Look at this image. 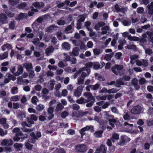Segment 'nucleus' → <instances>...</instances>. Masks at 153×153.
Segmentation results:
<instances>
[{
    "label": "nucleus",
    "mask_w": 153,
    "mask_h": 153,
    "mask_svg": "<svg viewBox=\"0 0 153 153\" xmlns=\"http://www.w3.org/2000/svg\"><path fill=\"white\" fill-rule=\"evenodd\" d=\"M104 113V118L108 120V124L112 128H114L115 125L114 123L117 122V120L114 119V116L113 115L110 114L108 112L105 111Z\"/></svg>",
    "instance_id": "f257e3e1"
},
{
    "label": "nucleus",
    "mask_w": 153,
    "mask_h": 153,
    "mask_svg": "<svg viewBox=\"0 0 153 153\" xmlns=\"http://www.w3.org/2000/svg\"><path fill=\"white\" fill-rule=\"evenodd\" d=\"M76 152L78 153H85L88 150L87 146L84 144H78L75 146Z\"/></svg>",
    "instance_id": "f03ea898"
},
{
    "label": "nucleus",
    "mask_w": 153,
    "mask_h": 153,
    "mask_svg": "<svg viewBox=\"0 0 153 153\" xmlns=\"http://www.w3.org/2000/svg\"><path fill=\"white\" fill-rule=\"evenodd\" d=\"M123 65L117 64L112 67L111 70L114 74L116 75H117L120 73V71L123 69Z\"/></svg>",
    "instance_id": "7ed1b4c3"
},
{
    "label": "nucleus",
    "mask_w": 153,
    "mask_h": 153,
    "mask_svg": "<svg viewBox=\"0 0 153 153\" xmlns=\"http://www.w3.org/2000/svg\"><path fill=\"white\" fill-rule=\"evenodd\" d=\"M142 108L139 105L134 106L131 110L130 112L132 114L138 115L141 112Z\"/></svg>",
    "instance_id": "20e7f679"
},
{
    "label": "nucleus",
    "mask_w": 153,
    "mask_h": 153,
    "mask_svg": "<svg viewBox=\"0 0 153 153\" xmlns=\"http://www.w3.org/2000/svg\"><path fill=\"white\" fill-rule=\"evenodd\" d=\"M130 139L126 135H123L121 137L120 140L118 143L119 145H124L126 143L129 142Z\"/></svg>",
    "instance_id": "39448f33"
},
{
    "label": "nucleus",
    "mask_w": 153,
    "mask_h": 153,
    "mask_svg": "<svg viewBox=\"0 0 153 153\" xmlns=\"http://www.w3.org/2000/svg\"><path fill=\"white\" fill-rule=\"evenodd\" d=\"M106 150L105 145L101 144L96 149L94 153H106Z\"/></svg>",
    "instance_id": "423d86ee"
},
{
    "label": "nucleus",
    "mask_w": 153,
    "mask_h": 153,
    "mask_svg": "<svg viewBox=\"0 0 153 153\" xmlns=\"http://www.w3.org/2000/svg\"><path fill=\"white\" fill-rule=\"evenodd\" d=\"M7 17L4 13L0 14V23L2 24L8 23Z\"/></svg>",
    "instance_id": "0eeeda50"
},
{
    "label": "nucleus",
    "mask_w": 153,
    "mask_h": 153,
    "mask_svg": "<svg viewBox=\"0 0 153 153\" xmlns=\"http://www.w3.org/2000/svg\"><path fill=\"white\" fill-rule=\"evenodd\" d=\"M83 95L88 99L86 100L89 101V102L91 100H95V98L90 92H85Z\"/></svg>",
    "instance_id": "6e6552de"
},
{
    "label": "nucleus",
    "mask_w": 153,
    "mask_h": 153,
    "mask_svg": "<svg viewBox=\"0 0 153 153\" xmlns=\"http://www.w3.org/2000/svg\"><path fill=\"white\" fill-rule=\"evenodd\" d=\"M23 67L26 68L27 71H31L33 69V67L31 63H25L22 64Z\"/></svg>",
    "instance_id": "1a4fd4ad"
},
{
    "label": "nucleus",
    "mask_w": 153,
    "mask_h": 153,
    "mask_svg": "<svg viewBox=\"0 0 153 153\" xmlns=\"http://www.w3.org/2000/svg\"><path fill=\"white\" fill-rule=\"evenodd\" d=\"M27 4L26 2H23L17 5V8L19 9H25L27 10L29 9L28 7H27Z\"/></svg>",
    "instance_id": "9d476101"
},
{
    "label": "nucleus",
    "mask_w": 153,
    "mask_h": 153,
    "mask_svg": "<svg viewBox=\"0 0 153 153\" xmlns=\"http://www.w3.org/2000/svg\"><path fill=\"white\" fill-rule=\"evenodd\" d=\"M124 82L122 81V79L120 78L116 80L115 85L117 88H120L121 85H124Z\"/></svg>",
    "instance_id": "9b49d317"
},
{
    "label": "nucleus",
    "mask_w": 153,
    "mask_h": 153,
    "mask_svg": "<svg viewBox=\"0 0 153 153\" xmlns=\"http://www.w3.org/2000/svg\"><path fill=\"white\" fill-rule=\"evenodd\" d=\"M99 124L100 128L104 131L106 128L107 122L106 121L102 120L100 123Z\"/></svg>",
    "instance_id": "f8f14e48"
},
{
    "label": "nucleus",
    "mask_w": 153,
    "mask_h": 153,
    "mask_svg": "<svg viewBox=\"0 0 153 153\" xmlns=\"http://www.w3.org/2000/svg\"><path fill=\"white\" fill-rule=\"evenodd\" d=\"M33 5L35 7L40 9L44 7V4L43 2H36L34 3H33Z\"/></svg>",
    "instance_id": "ddd939ff"
},
{
    "label": "nucleus",
    "mask_w": 153,
    "mask_h": 153,
    "mask_svg": "<svg viewBox=\"0 0 153 153\" xmlns=\"http://www.w3.org/2000/svg\"><path fill=\"white\" fill-rule=\"evenodd\" d=\"M89 102V101L87 100L86 99H85L82 97H80L76 101V102L79 104H85Z\"/></svg>",
    "instance_id": "4468645a"
},
{
    "label": "nucleus",
    "mask_w": 153,
    "mask_h": 153,
    "mask_svg": "<svg viewBox=\"0 0 153 153\" xmlns=\"http://www.w3.org/2000/svg\"><path fill=\"white\" fill-rule=\"evenodd\" d=\"M23 71V67L21 65H20L18 67V70L17 72L15 73L14 75L15 76H19L21 74H22Z\"/></svg>",
    "instance_id": "2eb2a0df"
},
{
    "label": "nucleus",
    "mask_w": 153,
    "mask_h": 153,
    "mask_svg": "<svg viewBox=\"0 0 153 153\" xmlns=\"http://www.w3.org/2000/svg\"><path fill=\"white\" fill-rule=\"evenodd\" d=\"M31 138L30 139V143H34L36 142V140H38L37 137H36L35 134L34 132H32L30 134Z\"/></svg>",
    "instance_id": "dca6fc26"
},
{
    "label": "nucleus",
    "mask_w": 153,
    "mask_h": 153,
    "mask_svg": "<svg viewBox=\"0 0 153 153\" xmlns=\"http://www.w3.org/2000/svg\"><path fill=\"white\" fill-rule=\"evenodd\" d=\"M77 48H75L73 49L72 52H70V55L72 56H77L79 55L78 50Z\"/></svg>",
    "instance_id": "f3484780"
},
{
    "label": "nucleus",
    "mask_w": 153,
    "mask_h": 153,
    "mask_svg": "<svg viewBox=\"0 0 153 153\" xmlns=\"http://www.w3.org/2000/svg\"><path fill=\"white\" fill-rule=\"evenodd\" d=\"M103 130H100L96 131L94 134V136L97 138H100L102 137V134L103 133Z\"/></svg>",
    "instance_id": "a211bd4d"
},
{
    "label": "nucleus",
    "mask_w": 153,
    "mask_h": 153,
    "mask_svg": "<svg viewBox=\"0 0 153 153\" xmlns=\"http://www.w3.org/2000/svg\"><path fill=\"white\" fill-rule=\"evenodd\" d=\"M114 55L113 53H111L109 54H107L105 55L104 59L107 61H108L111 60Z\"/></svg>",
    "instance_id": "6ab92c4d"
},
{
    "label": "nucleus",
    "mask_w": 153,
    "mask_h": 153,
    "mask_svg": "<svg viewBox=\"0 0 153 153\" xmlns=\"http://www.w3.org/2000/svg\"><path fill=\"white\" fill-rule=\"evenodd\" d=\"M119 135L117 133H114L112 134L111 137L110 138V139L113 143H114V140H117L119 139Z\"/></svg>",
    "instance_id": "aec40b11"
},
{
    "label": "nucleus",
    "mask_w": 153,
    "mask_h": 153,
    "mask_svg": "<svg viewBox=\"0 0 153 153\" xmlns=\"http://www.w3.org/2000/svg\"><path fill=\"white\" fill-rule=\"evenodd\" d=\"M63 108V105L62 103H59L57 104L55 111L56 112H58L62 110Z\"/></svg>",
    "instance_id": "412c9836"
},
{
    "label": "nucleus",
    "mask_w": 153,
    "mask_h": 153,
    "mask_svg": "<svg viewBox=\"0 0 153 153\" xmlns=\"http://www.w3.org/2000/svg\"><path fill=\"white\" fill-rule=\"evenodd\" d=\"M4 12L7 16L9 18L13 17L15 16V14L11 12H9L8 10H4Z\"/></svg>",
    "instance_id": "4be33fe9"
},
{
    "label": "nucleus",
    "mask_w": 153,
    "mask_h": 153,
    "mask_svg": "<svg viewBox=\"0 0 153 153\" xmlns=\"http://www.w3.org/2000/svg\"><path fill=\"white\" fill-rule=\"evenodd\" d=\"M30 141H26L25 143V146L26 148L28 150H31L33 146V145L30 143Z\"/></svg>",
    "instance_id": "5701e85b"
},
{
    "label": "nucleus",
    "mask_w": 153,
    "mask_h": 153,
    "mask_svg": "<svg viewBox=\"0 0 153 153\" xmlns=\"http://www.w3.org/2000/svg\"><path fill=\"white\" fill-rule=\"evenodd\" d=\"M84 128L86 131L90 130L91 132H93L94 131V126L92 125L87 126Z\"/></svg>",
    "instance_id": "b1692460"
},
{
    "label": "nucleus",
    "mask_w": 153,
    "mask_h": 153,
    "mask_svg": "<svg viewBox=\"0 0 153 153\" xmlns=\"http://www.w3.org/2000/svg\"><path fill=\"white\" fill-rule=\"evenodd\" d=\"M123 118L124 120L126 121H128L131 119H133V118H131L128 112H126L123 115Z\"/></svg>",
    "instance_id": "393cba45"
},
{
    "label": "nucleus",
    "mask_w": 153,
    "mask_h": 153,
    "mask_svg": "<svg viewBox=\"0 0 153 153\" xmlns=\"http://www.w3.org/2000/svg\"><path fill=\"white\" fill-rule=\"evenodd\" d=\"M74 22L72 21L71 25L68 26L65 29V31L66 32H68L69 31H70V30H71L72 28V27H74Z\"/></svg>",
    "instance_id": "a878e982"
},
{
    "label": "nucleus",
    "mask_w": 153,
    "mask_h": 153,
    "mask_svg": "<svg viewBox=\"0 0 153 153\" xmlns=\"http://www.w3.org/2000/svg\"><path fill=\"white\" fill-rule=\"evenodd\" d=\"M2 50L3 51H5L6 49H11V46L9 44H6L4 45L2 47Z\"/></svg>",
    "instance_id": "bb28decb"
},
{
    "label": "nucleus",
    "mask_w": 153,
    "mask_h": 153,
    "mask_svg": "<svg viewBox=\"0 0 153 153\" xmlns=\"http://www.w3.org/2000/svg\"><path fill=\"white\" fill-rule=\"evenodd\" d=\"M128 39L131 41H137L139 40V38L135 36H129L128 37Z\"/></svg>",
    "instance_id": "cd10ccee"
},
{
    "label": "nucleus",
    "mask_w": 153,
    "mask_h": 153,
    "mask_svg": "<svg viewBox=\"0 0 153 153\" xmlns=\"http://www.w3.org/2000/svg\"><path fill=\"white\" fill-rule=\"evenodd\" d=\"M118 33H117L116 35H114V39L111 41V45L112 46H114L115 44L116 43L117 40L118 39Z\"/></svg>",
    "instance_id": "c85d7f7f"
},
{
    "label": "nucleus",
    "mask_w": 153,
    "mask_h": 153,
    "mask_svg": "<svg viewBox=\"0 0 153 153\" xmlns=\"http://www.w3.org/2000/svg\"><path fill=\"white\" fill-rule=\"evenodd\" d=\"M90 88L94 90H97L100 87V85L99 83H97L94 85H90Z\"/></svg>",
    "instance_id": "c756f323"
},
{
    "label": "nucleus",
    "mask_w": 153,
    "mask_h": 153,
    "mask_svg": "<svg viewBox=\"0 0 153 153\" xmlns=\"http://www.w3.org/2000/svg\"><path fill=\"white\" fill-rule=\"evenodd\" d=\"M19 0H9V4L12 6H14L19 3Z\"/></svg>",
    "instance_id": "7c9ffc66"
},
{
    "label": "nucleus",
    "mask_w": 153,
    "mask_h": 153,
    "mask_svg": "<svg viewBox=\"0 0 153 153\" xmlns=\"http://www.w3.org/2000/svg\"><path fill=\"white\" fill-rule=\"evenodd\" d=\"M51 83L49 85L50 89L51 90H52L54 88V85L55 84V81L54 79H51L50 81Z\"/></svg>",
    "instance_id": "2f4dec72"
},
{
    "label": "nucleus",
    "mask_w": 153,
    "mask_h": 153,
    "mask_svg": "<svg viewBox=\"0 0 153 153\" xmlns=\"http://www.w3.org/2000/svg\"><path fill=\"white\" fill-rule=\"evenodd\" d=\"M9 25L10 28L12 30L14 29L15 26V21H11L10 22Z\"/></svg>",
    "instance_id": "473e14b6"
},
{
    "label": "nucleus",
    "mask_w": 153,
    "mask_h": 153,
    "mask_svg": "<svg viewBox=\"0 0 153 153\" xmlns=\"http://www.w3.org/2000/svg\"><path fill=\"white\" fill-rule=\"evenodd\" d=\"M114 8L117 12H122L124 9L123 8H120L117 4H115L114 6Z\"/></svg>",
    "instance_id": "72a5a7b5"
},
{
    "label": "nucleus",
    "mask_w": 153,
    "mask_h": 153,
    "mask_svg": "<svg viewBox=\"0 0 153 153\" xmlns=\"http://www.w3.org/2000/svg\"><path fill=\"white\" fill-rule=\"evenodd\" d=\"M91 22L89 21H87L85 22V26L86 27L88 31H91L92 30L89 28L91 24Z\"/></svg>",
    "instance_id": "f704fd0d"
},
{
    "label": "nucleus",
    "mask_w": 153,
    "mask_h": 153,
    "mask_svg": "<svg viewBox=\"0 0 153 153\" xmlns=\"http://www.w3.org/2000/svg\"><path fill=\"white\" fill-rule=\"evenodd\" d=\"M127 48L129 50H133L134 51H136L137 48L135 45H131L127 46Z\"/></svg>",
    "instance_id": "c9c22d12"
},
{
    "label": "nucleus",
    "mask_w": 153,
    "mask_h": 153,
    "mask_svg": "<svg viewBox=\"0 0 153 153\" xmlns=\"http://www.w3.org/2000/svg\"><path fill=\"white\" fill-rule=\"evenodd\" d=\"M63 47L67 50H69L70 48V45L68 42H64L63 44Z\"/></svg>",
    "instance_id": "e433bc0d"
},
{
    "label": "nucleus",
    "mask_w": 153,
    "mask_h": 153,
    "mask_svg": "<svg viewBox=\"0 0 153 153\" xmlns=\"http://www.w3.org/2000/svg\"><path fill=\"white\" fill-rule=\"evenodd\" d=\"M45 108V106L44 105L41 104H39L36 107V109L38 111H42Z\"/></svg>",
    "instance_id": "4c0bfd02"
},
{
    "label": "nucleus",
    "mask_w": 153,
    "mask_h": 153,
    "mask_svg": "<svg viewBox=\"0 0 153 153\" xmlns=\"http://www.w3.org/2000/svg\"><path fill=\"white\" fill-rule=\"evenodd\" d=\"M25 16V15L24 13H21L16 18V19L18 20H21L24 18Z\"/></svg>",
    "instance_id": "58836bf2"
},
{
    "label": "nucleus",
    "mask_w": 153,
    "mask_h": 153,
    "mask_svg": "<svg viewBox=\"0 0 153 153\" xmlns=\"http://www.w3.org/2000/svg\"><path fill=\"white\" fill-rule=\"evenodd\" d=\"M18 117L21 119H23L26 116L25 113L21 112L17 114Z\"/></svg>",
    "instance_id": "ea45409f"
},
{
    "label": "nucleus",
    "mask_w": 153,
    "mask_h": 153,
    "mask_svg": "<svg viewBox=\"0 0 153 153\" xmlns=\"http://www.w3.org/2000/svg\"><path fill=\"white\" fill-rule=\"evenodd\" d=\"M32 42L35 45H38L40 43L39 40L38 38H36L33 40Z\"/></svg>",
    "instance_id": "a19ab883"
},
{
    "label": "nucleus",
    "mask_w": 153,
    "mask_h": 153,
    "mask_svg": "<svg viewBox=\"0 0 153 153\" xmlns=\"http://www.w3.org/2000/svg\"><path fill=\"white\" fill-rule=\"evenodd\" d=\"M68 115V113L66 111L62 112L61 114V117L62 118H65Z\"/></svg>",
    "instance_id": "79ce46f5"
},
{
    "label": "nucleus",
    "mask_w": 153,
    "mask_h": 153,
    "mask_svg": "<svg viewBox=\"0 0 153 153\" xmlns=\"http://www.w3.org/2000/svg\"><path fill=\"white\" fill-rule=\"evenodd\" d=\"M81 94L82 92H81L76 90L74 92V94L75 97H79L81 96Z\"/></svg>",
    "instance_id": "37998d69"
},
{
    "label": "nucleus",
    "mask_w": 153,
    "mask_h": 153,
    "mask_svg": "<svg viewBox=\"0 0 153 153\" xmlns=\"http://www.w3.org/2000/svg\"><path fill=\"white\" fill-rule=\"evenodd\" d=\"M118 91V90H117L116 88H113L111 89L108 90V93H116Z\"/></svg>",
    "instance_id": "c03bdc74"
},
{
    "label": "nucleus",
    "mask_w": 153,
    "mask_h": 153,
    "mask_svg": "<svg viewBox=\"0 0 153 153\" xmlns=\"http://www.w3.org/2000/svg\"><path fill=\"white\" fill-rule=\"evenodd\" d=\"M8 57V53L7 52H4L3 54L0 56V59L2 60L7 58Z\"/></svg>",
    "instance_id": "a18cd8bd"
},
{
    "label": "nucleus",
    "mask_w": 153,
    "mask_h": 153,
    "mask_svg": "<svg viewBox=\"0 0 153 153\" xmlns=\"http://www.w3.org/2000/svg\"><path fill=\"white\" fill-rule=\"evenodd\" d=\"M19 100V98L18 96H15L11 98L10 100L11 101H18Z\"/></svg>",
    "instance_id": "49530a36"
},
{
    "label": "nucleus",
    "mask_w": 153,
    "mask_h": 153,
    "mask_svg": "<svg viewBox=\"0 0 153 153\" xmlns=\"http://www.w3.org/2000/svg\"><path fill=\"white\" fill-rule=\"evenodd\" d=\"M142 65L144 67H146L149 65V63L145 59H142Z\"/></svg>",
    "instance_id": "de8ad7c7"
},
{
    "label": "nucleus",
    "mask_w": 153,
    "mask_h": 153,
    "mask_svg": "<svg viewBox=\"0 0 153 153\" xmlns=\"http://www.w3.org/2000/svg\"><path fill=\"white\" fill-rule=\"evenodd\" d=\"M130 76L125 75L122 77V79L125 81H128L130 80Z\"/></svg>",
    "instance_id": "09e8293b"
},
{
    "label": "nucleus",
    "mask_w": 153,
    "mask_h": 153,
    "mask_svg": "<svg viewBox=\"0 0 153 153\" xmlns=\"http://www.w3.org/2000/svg\"><path fill=\"white\" fill-rule=\"evenodd\" d=\"M37 100V97L36 96H33L31 99L32 103L34 104H35L36 103Z\"/></svg>",
    "instance_id": "8fccbe9b"
},
{
    "label": "nucleus",
    "mask_w": 153,
    "mask_h": 153,
    "mask_svg": "<svg viewBox=\"0 0 153 153\" xmlns=\"http://www.w3.org/2000/svg\"><path fill=\"white\" fill-rule=\"evenodd\" d=\"M93 68L95 69H99L100 68V64L99 62L95 63L93 65Z\"/></svg>",
    "instance_id": "3c124183"
},
{
    "label": "nucleus",
    "mask_w": 153,
    "mask_h": 153,
    "mask_svg": "<svg viewBox=\"0 0 153 153\" xmlns=\"http://www.w3.org/2000/svg\"><path fill=\"white\" fill-rule=\"evenodd\" d=\"M94 111L98 113L100 112L101 111V108L98 106H95L94 108Z\"/></svg>",
    "instance_id": "603ef678"
},
{
    "label": "nucleus",
    "mask_w": 153,
    "mask_h": 153,
    "mask_svg": "<svg viewBox=\"0 0 153 153\" xmlns=\"http://www.w3.org/2000/svg\"><path fill=\"white\" fill-rule=\"evenodd\" d=\"M54 48L52 46H51L50 48H48L46 51V53L48 54L51 52H52L53 51Z\"/></svg>",
    "instance_id": "864d4df0"
},
{
    "label": "nucleus",
    "mask_w": 153,
    "mask_h": 153,
    "mask_svg": "<svg viewBox=\"0 0 153 153\" xmlns=\"http://www.w3.org/2000/svg\"><path fill=\"white\" fill-rule=\"evenodd\" d=\"M95 100H91L89 102H88L86 104V106L87 107H91L94 104V102H95Z\"/></svg>",
    "instance_id": "5fc2aeb1"
},
{
    "label": "nucleus",
    "mask_w": 153,
    "mask_h": 153,
    "mask_svg": "<svg viewBox=\"0 0 153 153\" xmlns=\"http://www.w3.org/2000/svg\"><path fill=\"white\" fill-rule=\"evenodd\" d=\"M122 55V54L121 52H118L116 53L115 56L116 58L117 59H120V57Z\"/></svg>",
    "instance_id": "6e6d98bb"
},
{
    "label": "nucleus",
    "mask_w": 153,
    "mask_h": 153,
    "mask_svg": "<svg viewBox=\"0 0 153 153\" xmlns=\"http://www.w3.org/2000/svg\"><path fill=\"white\" fill-rule=\"evenodd\" d=\"M65 23V21L62 19L58 20L57 22V24L59 25H63Z\"/></svg>",
    "instance_id": "4d7b16f0"
},
{
    "label": "nucleus",
    "mask_w": 153,
    "mask_h": 153,
    "mask_svg": "<svg viewBox=\"0 0 153 153\" xmlns=\"http://www.w3.org/2000/svg\"><path fill=\"white\" fill-rule=\"evenodd\" d=\"M86 131L84 128H82L79 131V133L80 134L82 137H83L85 134V131Z\"/></svg>",
    "instance_id": "13d9d810"
},
{
    "label": "nucleus",
    "mask_w": 153,
    "mask_h": 153,
    "mask_svg": "<svg viewBox=\"0 0 153 153\" xmlns=\"http://www.w3.org/2000/svg\"><path fill=\"white\" fill-rule=\"evenodd\" d=\"M145 82L146 79L143 78H141L139 81V84L141 85H143Z\"/></svg>",
    "instance_id": "bf43d9fd"
},
{
    "label": "nucleus",
    "mask_w": 153,
    "mask_h": 153,
    "mask_svg": "<svg viewBox=\"0 0 153 153\" xmlns=\"http://www.w3.org/2000/svg\"><path fill=\"white\" fill-rule=\"evenodd\" d=\"M73 109L74 110H78L79 109V106L77 104L73 105Z\"/></svg>",
    "instance_id": "052dcab7"
},
{
    "label": "nucleus",
    "mask_w": 153,
    "mask_h": 153,
    "mask_svg": "<svg viewBox=\"0 0 153 153\" xmlns=\"http://www.w3.org/2000/svg\"><path fill=\"white\" fill-rule=\"evenodd\" d=\"M85 17L84 16L82 15L77 20V22H84L85 20Z\"/></svg>",
    "instance_id": "680f3d73"
},
{
    "label": "nucleus",
    "mask_w": 153,
    "mask_h": 153,
    "mask_svg": "<svg viewBox=\"0 0 153 153\" xmlns=\"http://www.w3.org/2000/svg\"><path fill=\"white\" fill-rule=\"evenodd\" d=\"M18 88L16 87H13L11 89V93L14 94L16 93L15 91H17L18 90Z\"/></svg>",
    "instance_id": "e2e57ef3"
},
{
    "label": "nucleus",
    "mask_w": 153,
    "mask_h": 153,
    "mask_svg": "<svg viewBox=\"0 0 153 153\" xmlns=\"http://www.w3.org/2000/svg\"><path fill=\"white\" fill-rule=\"evenodd\" d=\"M58 27L57 26L55 25H53L50 26L48 28V30L49 31H50L53 30L54 28H57Z\"/></svg>",
    "instance_id": "0e129e2a"
},
{
    "label": "nucleus",
    "mask_w": 153,
    "mask_h": 153,
    "mask_svg": "<svg viewBox=\"0 0 153 153\" xmlns=\"http://www.w3.org/2000/svg\"><path fill=\"white\" fill-rule=\"evenodd\" d=\"M93 65V64L92 62H89L86 63L85 64V66L87 68H89L92 67Z\"/></svg>",
    "instance_id": "69168bd1"
},
{
    "label": "nucleus",
    "mask_w": 153,
    "mask_h": 153,
    "mask_svg": "<svg viewBox=\"0 0 153 153\" xmlns=\"http://www.w3.org/2000/svg\"><path fill=\"white\" fill-rule=\"evenodd\" d=\"M34 88L36 90L40 91L42 88V86L39 85H37L35 86Z\"/></svg>",
    "instance_id": "338daca9"
},
{
    "label": "nucleus",
    "mask_w": 153,
    "mask_h": 153,
    "mask_svg": "<svg viewBox=\"0 0 153 153\" xmlns=\"http://www.w3.org/2000/svg\"><path fill=\"white\" fill-rule=\"evenodd\" d=\"M104 6V4L102 2H100L97 5V7L98 8H100L103 7Z\"/></svg>",
    "instance_id": "774afa93"
}]
</instances>
